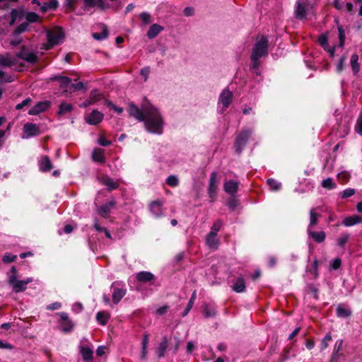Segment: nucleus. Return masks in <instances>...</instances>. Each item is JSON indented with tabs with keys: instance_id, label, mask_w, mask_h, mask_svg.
Segmentation results:
<instances>
[{
	"instance_id": "nucleus-23",
	"label": "nucleus",
	"mask_w": 362,
	"mask_h": 362,
	"mask_svg": "<svg viewBox=\"0 0 362 362\" xmlns=\"http://www.w3.org/2000/svg\"><path fill=\"white\" fill-rule=\"evenodd\" d=\"M206 243L210 248L217 249L219 245V240L217 238V235L209 232L206 237Z\"/></svg>"
},
{
	"instance_id": "nucleus-2",
	"label": "nucleus",
	"mask_w": 362,
	"mask_h": 362,
	"mask_svg": "<svg viewBox=\"0 0 362 362\" xmlns=\"http://www.w3.org/2000/svg\"><path fill=\"white\" fill-rule=\"evenodd\" d=\"M269 40L265 36L257 38V42L252 49L250 59L252 61L251 69L257 70L260 65L259 59L268 54Z\"/></svg>"
},
{
	"instance_id": "nucleus-40",
	"label": "nucleus",
	"mask_w": 362,
	"mask_h": 362,
	"mask_svg": "<svg viewBox=\"0 0 362 362\" xmlns=\"http://www.w3.org/2000/svg\"><path fill=\"white\" fill-rule=\"evenodd\" d=\"M203 314L206 318L214 317L216 315V311L214 308L205 304L202 307Z\"/></svg>"
},
{
	"instance_id": "nucleus-26",
	"label": "nucleus",
	"mask_w": 362,
	"mask_h": 362,
	"mask_svg": "<svg viewBox=\"0 0 362 362\" xmlns=\"http://www.w3.org/2000/svg\"><path fill=\"white\" fill-rule=\"evenodd\" d=\"M337 315L339 317H348L351 315L352 312L351 309L348 308L342 304H339L336 309Z\"/></svg>"
},
{
	"instance_id": "nucleus-33",
	"label": "nucleus",
	"mask_w": 362,
	"mask_h": 362,
	"mask_svg": "<svg viewBox=\"0 0 362 362\" xmlns=\"http://www.w3.org/2000/svg\"><path fill=\"white\" fill-rule=\"evenodd\" d=\"M234 291L237 293H242L245 290V283L243 277H239L236 280L235 283L232 286Z\"/></svg>"
},
{
	"instance_id": "nucleus-52",
	"label": "nucleus",
	"mask_w": 362,
	"mask_h": 362,
	"mask_svg": "<svg viewBox=\"0 0 362 362\" xmlns=\"http://www.w3.org/2000/svg\"><path fill=\"white\" fill-rule=\"evenodd\" d=\"M13 81L12 76H6L3 71L0 70V82L10 83Z\"/></svg>"
},
{
	"instance_id": "nucleus-49",
	"label": "nucleus",
	"mask_w": 362,
	"mask_h": 362,
	"mask_svg": "<svg viewBox=\"0 0 362 362\" xmlns=\"http://www.w3.org/2000/svg\"><path fill=\"white\" fill-rule=\"evenodd\" d=\"M25 19L28 23H35L39 19V16L35 12H29L25 16Z\"/></svg>"
},
{
	"instance_id": "nucleus-6",
	"label": "nucleus",
	"mask_w": 362,
	"mask_h": 362,
	"mask_svg": "<svg viewBox=\"0 0 362 362\" xmlns=\"http://www.w3.org/2000/svg\"><path fill=\"white\" fill-rule=\"evenodd\" d=\"M252 134V131L246 129L242 131L238 136L234 144L235 151L238 153H240L245 146L249 138Z\"/></svg>"
},
{
	"instance_id": "nucleus-37",
	"label": "nucleus",
	"mask_w": 362,
	"mask_h": 362,
	"mask_svg": "<svg viewBox=\"0 0 362 362\" xmlns=\"http://www.w3.org/2000/svg\"><path fill=\"white\" fill-rule=\"evenodd\" d=\"M108 29L107 27L103 24L101 33H94L93 37L97 40H103L108 37Z\"/></svg>"
},
{
	"instance_id": "nucleus-24",
	"label": "nucleus",
	"mask_w": 362,
	"mask_h": 362,
	"mask_svg": "<svg viewBox=\"0 0 362 362\" xmlns=\"http://www.w3.org/2000/svg\"><path fill=\"white\" fill-rule=\"evenodd\" d=\"M361 222H362L361 217L356 216V215H354V216L346 217L343 220L342 223L344 226L349 227V226H352L356 224L360 223Z\"/></svg>"
},
{
	"instance_id": "nucleus-55",
	"label": "nucleus",
	"mask_w": 362,
	"mask_h": 362,
	"mask_svg": "<svg viewBox=\"0 0 362 362\" xmlns=\"http://www.w3.org/2000/svg\"><path fill=\"white\" fill-rule=\"evenodd\" d=\"M332 340V336L330 334H327L325 337L323 338L321 346L322 349H325L328 346V342Z\"/></svg>"
},
{
	"instance_id": "nucleus-20",
	"label": "nucleus",
	"mask_w": 362,
	"mask_h": 362,
	"mask_svg": "<svg viewBox=\"0 0 362 362\" xmlns=\"http://www.w3.org/2000/svg\"><path fill=\"white\" fill-rule=\"evenodd\" d=\"M239 182L234 180H228L224 182V191L230 194H234L238 192Z\"/></svg>"
},
{
	"instance_id": "nucleus-42",
	"label": "nucleus",
	"mask_w": 362,
	"mask_h": 362,
	"mask_svg": "<svg viewBox=\"0 0 362 362\" xmlns=\"http://www.w3.org/2000/svg\"><path fill=\"white\" fill-rule=\"evenodd\" d=\"M267 183L272 191H278L281 187V184L274 178L268 179Z\"/></svg>"
},
{
	"instance_id": "nucleus-30",
	"label": "nucleus",
	"mask_w": 362,
	"mask_h": 362,
	"mask_svg": "<svg viewBox=\"0 0 362 362\" xmlns=\"http://www.w3.org/2000/svg\"><path fill=\"white\" fill-rule=\"evenodd\" d=\"M320 214L317 213L315 209H311L310 211V223L308 228L312 229L318 223V218L320 217Z\"/></svg>"
},
{
	"instance_id": "nucleus-53",
	"label": "nucleus",
	"mask_w": 362,
	"mask_h": 362,
	"mask_svg": "<svg viewBox=\"0 0 362 362\" xmlns=\"http://www.w3.org/2000/svg\"><path fill=\"white\" fill-rule=\"evenodd\" d=\"M28 27V23H23L21 25H19L16 30H14V34H21L23 32H25Z\"/></svg>"
},
{
	"instance_id": "nucleus-9",
	"label": "nucleus",
	"mask_w": 362,
	"mask_h": 362,
	"mask_svg": "<svg viewBox=\"0 0 362 362\" xmlns=\"http://www.w3.org/2000/svg\"><path fill=\"white\" fill-rule=\"evenodd\" d=\"M309 4L308 0H300L296 2L295 10L296 17L298 19H305L308 14Z\"/></svg>"
},
{
	"instance_id": "nucleus-7",
	"label": "nucleus",
	"mask_w": 362,
	"mask_h": 362,
	"mask_svg": "<svg viewBox=\"0 0 362 362\" xmlns=\"http://www.w3.org/2000/svg\"><path fill=\"white\" fill-rule=\"evenodd\" d=\"M16 57L30 64L36 63L38 61L37 55L33 52L30 51L25 46L21 47V50L17 53Z\"/></svg>"
},
{
	"instance_id": "nucleus-57",
	"label": "nucleus",
	"mask_w": 362,
	"mask_h": 362,
	"mask_svg": "<svg viewBox=\"0 0 362 362\" xmlns=\"http://www.w3.org/2000/svg\"><path fill=\"white\" fill-rule=\"evenodd\" d=\"M141 21L145 23L148 24L151 22V16L147 13H141L139 16Z\"/></svg>"
},
{
	"instance_id": "nucleus-19",
	"label": "nucleus",
	"mask_w": 362,
	"mask_h": 362,
	"mask_svg": "<svg viewBox=\"0 0 362 362\" xmlns=\"http://www.w3.org/2000/svg\"><path fill=\"white\" fill-rule=\"evenodd\" d=\"M169 342L166 336L162 337L160 342L159 343L157 349L156 354L159 358H163L165 355V351L168 347Z\"/></svg>"
},
{
	"instance_id": "nucleus-35",
	"label": "nucleus",
	"mask_w": 362,
	"mask_h": 362,
	"mask_svg": "<svg viewBox=\"0 0 362 362\" xmlns=\"http://www.w3.org/2000/svg\"><path fill=\"white\" fill-rule=\"evenodd\" d=\"M16 64V59L8 55H0V65L11 67Z\"/></svg>"
},
{
	"instance_id": "nucleus-29",
	"label": "nucleus",
	"mask_w": 362,
	"mask_h": 362,
	"mask_svg": "<svg viewBox=\"0 0 362 362\" xmlns=\"http://www.w3.org/2000/svg\"><path fill=\"white\" fill-rule=\"evenodd\" d=\"M80 352L84 361H92L93 352L90 348L82 346Z\"/></svg>"
},
{
	"instance_id": "nucleus-14",
	"label": "nucleus",
	"mask_w": 362,
	"mask_h": 362,
	"mask_svg": "<svg viewBox=\"0 0 362 362\" xmlns=\"http://www.w3.org/2000/svg\"><path fill=\"white\" fill-rule=\"evenodd\" d=\"M23 132L27 137L37 136L40 134L39 126L36 124L29 122L24 124Z\"/></svg>"
},
{
	"instance_id": "nucleus-28",
	"label": "nucleus",
	"mask_w": 362,
	"mask_h": 362,
	"mask_svg": "<svg viewBox=\"0 0 362 362\" xmlns=\"http://www.w3.org/2000/svg\"><path fill=\"white\" fill-rule=\"evenodd\" d=\"M149 341L148 334H144L141 341V357L142 359H146L148 353V344Z\"/></svg>"
},
{
	"instance_id": "nucleus-22",
	"label": "nucleus",
	"mask_w": 362,
	"mask_h": 362,
	"mask_svg": "<svg viewBox=\"0 0 362 362\" xmlns=\"http://www.w3.org/2000/svg\"><path fill=\"white\" fill-rule=\"evenodd\" d=\"M74 110V106L71 103H68L66 102H62L57 111V115L59 117H63L71 113Z\"/></svg>"
},
{
	"instance_id": "nucleus-47",
	"label": "nucleus",
	"mask_w": 362,
	"mask_h": 362,
	"mask_svg": "<svg viewBox=\"0 0 362 362\" xmlns=\"http://www.w3.org/2000/svg\"><path fill=\"white\" fill-rule=\"evenodd\" d=\"M166 183L170 187H177L179 185V180L176 175H170L166 179Z\"/></svg>"
},
{
	"instance_id": "nucleus-39",
	"label": "nucleus",
	"mask_w": 362,
	"mask_h": 362,
	"mask_svg": "<svg viewBox=\"0 0 362 362\" xmlns=\"http://www.w3.org/2000/svg\"><path fill=\"white\" fill-rule=\"evenodd\" d=\"M89 98H90V100L93 104H95L102 100H105L103 94L97 89H94L90 91Z\"/></svg>"
},
{
	"instance_id": "nucleus-64",
	"label": "nucleus",
	"mask_w": 362,
	"mask_h": 362,
	"mask_svg": "<svg viewBox=\"0 0 362 362\" xmlns=\"http://www.w3.org/2000/svg\"><path fill=\"white\" fill-rule=\"evenodd\" d=\"M356 131L357 133L362 135V117H360L357 120Z\"/></svg>"
},
{
	"instance_id": "nucleus-18",
	"label": "nucleus",
	"mask_w": 362,
	"mask_h": 362,
	"mask_svg": "<svg viewBox=\"0 0 362 362\" xmlns=\"http://www.w3.org/2000/svg\"><path fill=\"white\" fill-rule=\"evenodd\" d=\"M307 233L308 237L317 243L324 242L326 238V233L322 230L314 231L312 229L307 228Z\"/></svg>"
},
{
	"instance_id": "nucleus-3",
	"label": "nucleus",
	"mask_w": 362,
	"mask_h": 362,
	"mask_svg": "<svg viewBox=\"0 0 362 362\" xmlns=\"http://www.w3.org/2000/svg\"><path fill=\"white\" fill-rule=\"evenodd\" d=\"M112 291V302L118 304L127 293V288L124 282L120 281H114L110 286Z\"/></svg>"
},
{
	"instance_id": "nucleus-54",
	"label": "nucleus",
	"mask_w": 362,
	"mask_h": 362,
	"mask_svg": "<svg viewBox=\"0 0 362 362\" xmlns=\"http://www.w3.org/2000/svg\"><path fill=\"white\" fill-rule=\"evenodd\" d=\"M337 177L339 180H341V182L344 184L349 180L350 175L347 172H341L337 175Z\"/></svg>"
},
{
	"instance_id": "nucleus-45",
	"label": "nucleus",
	"mask_w": 362,
	"mask_h": 362,
	"mask_svg": "<svg viewBox=\"0 0 362 362\" xmlns=\"http://www.w3.org/2000/svg\"><path fill=\"white\" fill-rule=\"evenodd\" d=\"M222 226H223V221L221 219H217L213 223V225L211 228L210 233L217 235L218 232L219 231V230L221 229Z\"/></svg>"
},
{
	"instance_id": "nucleus-58",
	"label": "nucleus",
	"mask_w": 362,
	"mask_h": 362,
	"mask_svg": "<svg viewBox=\"0 0 362 362\" xmlns=\"http://www.w3.org/2000/svg\"><path fill=\"white\" fill-rule=\"evenodd\" d=\"M69 89H72L73 90H78L82 89H86L84 87V84L82 82H78L77 83H71L70 84Z\"/></svg>"
},
{
	"instance_id": "nucleus-56",
	"label": "nucleus",
	"mask_w": 362,
	"mask_h": 362,
	"mask_svg": "<svg viewBox=\"0 0 362 362\" xmlns=\"http://www.w3.org/2000/svg\"><path fill=\"white\" fill-rule=\"evenodd\" d=\"M341 264V260L340 258H335L330 264V267L332 269L337 270L338 269Z\"/></svg>"
},
{
	"instance_id": "nucleus-63",
	"label": "nucleus",
	"mask_w": 362,
	"mask_h": 362,
	"mask_svg": "<svg viewBox=\"0 0 362 362\" xmlns=\"http://www.w3.org/2000/svg\"><path fill=\"white\" fill-rule=\"evenodd\" d=\"M66 6L74 11L76 8V2L77 0H65Z\"/></svg>"
},
{
	"instance_id": "nucleus-1",
	"label": "nucleus",
	"mask_w": 362,
	"mask_h": 362,
	"mask_svg": "<svg viewBox=\"0 0 362 362\" xmlns=\"http://www.w3.org/2000/svg\"><path fill=\"white\" fill-rule=\"evenodd\" d=\"M128 112L130 116L138 121H144L145 127L148 132L158 134L163 132V119L157 108L151 103H144L141 109H139L134 103H131Z\"/></svg>"
},
{
	"instance_id": "nucleus-15",
	"label": "nucleus",
	"mask_w": 362,
	"mask_h": 362,
	"mask_svg": "<svg viewBox=\"0 0 362 362\" xmlns=\"http://www.w3.org/2000/svg\"><path fill=\"white\" fill-rule=\"evenodd\" d=\"M233 99V93L229 90L228 88H225L221 92L219 96V103H221L224 108H227L229 107L230 104L232 102Z\"/></svg>"
},
{
	"instance_id": "nucleus-21",
	"label": "nucleus",
	"mask_w": 362,
	"mask_h": 362,
	"mask_svg": "<svg viewBox=\"0 0 362 362\" xmlns=\"http://www.w3.org/2000/svg\"><path fill=\"white\" fill-rule=\"evenodd\" d=\"M136 278L141 283H147L155 280V276L151 272L144 271L137 273Z\"/></svg>"
},
{
	"instance_id": "nucleus-50",
	"label": "nucleus",
	"mask_w": 362,
	"mask_h": 362,
	"mask_svg": "<svg viewBox=\"0 0 362 362\" xmlns=\"http://www.w3.org/2000/svg\"><path fill=\"white\" fill-rule=\"evenodd\" d=\"M318 264L317 259L313 261L312 268L310 269V273L313 275L314 278L316 279L318 276Z\"/></svg>"
},
{
	"instance_id": "nucleus-34",
	"label": "nucleus",
	"mask_w": 362,
	"mask_h": 362,
	"mask_svg": "<svg viewBox=\"0 0 362 362\" xmlns=\"http://www.w3.org/2000/svg\"><path fill=\"white\" fill-rule=\"evenodd\" d=\"M103 184L105 185L109 191L116 189L119 187V184L114 181L112 178L109 177H104L102 181Z\"/></svg>"
},
{
	"instance_id": "nucleus-44",
	"label": "nucleus",
	"mask_w": 362,
	"mask_h": 362,
	"mask_svg": "<svg viewBox=\"0 0 362 362\" xmlns=\"http://www.w3.org/2000/svg\"><path fill=\"white\" fill-rule=\"evenodd\" d=\"M350 235L348 233H342L340 237L337 239V245L341 247H344L345 244L348 242L349 240Z\"/></svg>"
},
{
	"instance_id": "nucleus-36",
	"label": "nucleus",
	"mask_w": 362,
	"mask_h": 362,
	"mask_svg": "<svg viewBox=\"0 0 362 362\" xmlns=\"http://www.w3.org/2000/svg\"><path fill=\"white\" fill-rule=\"evenodd\" d=\"M93 228L98 231V232H104L106 238L109 239H112V235L110 233V231L104 227L100 226L99 223V220L98 218H95L93 220Z\"/></svg>"
},
{
	"instance_id": "nucleus-25",
	"label": "nucleus",
	"mask_w": 362,
	"mask_h": 362,
	"mask_svg": "<svg viewBox=\"0 0 362 362\" xmlns=\"http://www.w3.org/2000/svg\"><path fill=\"white\" fill-rule=\"evenodd\" d=\"M92 158L95 162L105 163V150L99 148H95L92 153Z\"/></svg>"
},
{
	"instance_id": "nucleus-16",
	"label": "nucleus",
	"mask_w": 362,
	"mask_h": 362,
	"mask_svg": "<svg viewBox=\"0 0 362 362\" xmlns=\"http://www.w3.org/2000/svg\"><path fill=\"white\" fill-rule=\"evenodd\" d=\"M116 202L114 200L110 201L107 204L98 207L97 212L103 218H107L110 216L112 208H113Z\"/></svg>"
},
{
	"instance_id": "nucleus-31",
	"label": "nucleus",
	"mask_w": 362,
	"mask_h": 362,
	"mask_svg": "<svg viewBox=\"0 0 362 362\" xmlns=\"http://www.w3.org/2000/svg\"><path fill=\"white\" fill-rule=\"evenodd\" d=\"M318 42L327 51L330 52L332 57L334 56V49L329 48L328 38L325 35H320L318 37Z\"/></svg>"
},
{
	"instance_id": "nucleus-46",
	"label": "nucleus",
	"mask_w": 362,
	"mask_h": 362,
	"mask_svg": "<svg viewBox=\"0 0 362 362\" xmlns=\"http://www.w3.org/2000/svg\"><path fill=\"white\" fill-rule=\"evenodd\" d=\"M321 185L322 187L329 189H334L336 187V185L334 183L332 179L330 177L323 180Z\"/></svg>"
},
{
	"instance_id": "nucleus-62",
	"label": "nucleus",
	"mask_w": 362,
	"mask_h": 362,
	"mask_svg": "<svg viewBox=\"0 0 362 362\" xmlns=\"http://www.w3.org/2000/svg\"><path fill=\"white\" fill-rule=\"evenodd\" d=\"M338 30H339V37L340 40V45H344V42L345 40V33L344 30H343V28L341 26H338Z\"/></svg>"
},
{
	"instance_id": "nucleus-10",
	"label": "nucleus",
	"mask_w": 362,
	"mask_h": 362,
	"mask_svg": "<svg viewBox=\"0 0 362 362\" xmlns=\"http://www.w3.org/2000/svg\"><path fill=\"white\" fill-rule=\"evenodd\" d=\"M104 118V115L97 110H93L90 113L84 117L86 123L90 125H97L100 123Z\"/></svg>"
},
{
	"instance_id": "nucleus-13",
	"label": "nucleus",
	"mask_w": 362,
	"mask_h": 362,
	"mask_svg": "<svg viewBox=\"0 0 362 362\" xmlns=\"http://www.w3.org/2000/svg\"><path fill=\"white\" fill-rule=\"evenodd\" d=\"M163 204L164 201L161 199L155 200L151 202L148 206L151 213L157 218L161 217L163 214L162 209Z\"/></svg>"
},
{
	"instance_id": "nucleus-48",
	"label": "nucleus",
	"mask_w": 362,
	"mask_h": 362,
	"mask_svg": "<svg viewBox=\"0 0 362 362\" xmlns=\"http://www.w3.org/2000/svg\"><path fill=\"white\" fill-rule=\"evenodd\" d=\"M103 104L105 105H107V107H110L111 109L114 110L118 114H121L123 112L122 107L115 106L111 101H110L107 99L103 100Z\"/></svg>"
},
{
	"instance_id": "nucleus-17",
	"label": "nucleus",
	"mask_w": 362,
	"mask_h": 362,
	"mask_svg": "<svg viewBox=\"0 0 362 362\" xmlns=\"http://www.w3.org/2000/svg\"><path fill=\"white\" fill-rule=\"evenodd\" d=\"M39 168L42 173L50 171L53 168L51 160L47 156H43L39 160Z\"/></svg>"
},
{
	"instance_id": "nucleus-38",
	"label": "nucleus",
	"mask_w": 362,
	"mask_h": 362,
	"mask_svg": "<svg viewBox=\"0 0 362 362\" xmlns=\"http://www.w3.org/2000/svg\"><path fill=\"white\" fill-rule=\"evenodd\" d=\"M53 80H57L60 82V87L65 89H69L71 84V79L66 76H57L53 78Z\"/></svg>"
},
{
	"instance_id": "nucleus-51",
	"label": "nucleus",
	"mask_w": 362,
	"mask_h": 362,
	"mask_svg": "<svg viewBox=\"0 0 362 362\" xmlns=\"http://www.w3.org/2000/svg\"><path fill=\"white\" fill-rule=\"evenodd\" d=\"M16 258H17L16 255H13L10 253H6L2 257V261H3V262L8 264V263L15 262Z\"/></svg>"
},
{
	"instance_id": "nucleus-12",
	"label": "nucleus",
	"mask_w": 362,
	"mask_h": 362,
	"mask_svg": "<svg viewBox=\"0 0 362 362\" xmlns=\"http://www.w3.org/2000/svg\"><path fill=\"white\" fill-rule=\"evenodd\" d=\"M50 105L51 103L49 101H40L28 111V114L30 115H37L47 110L50 107Z\"/></svg>"
},
{
	"instance_id": "nucleus-60",
	"label": "nucleus",
	"mask_w": 362,
	"mask_h": 362,
	"mask_svg": "<svg viewBox=\"0 0 362 362\" xmlns=\"http://www.w3.org/2000/svg\"><path fill=\"white\" fill-rule=\"evenodd\" d=\"M95 6V0H84V11L89 10L90 8H93Z\"/></svg>"
},
{
	"instance_id": "nucleus-5",
	"label": "nucleus",
	"mask_w": 362,
	"mask_h": 362,
	"mask_svg": "<svg viewBox=\"0 0 362 362\" xmlns=\"http://www.w3.org/2000/svg\"><path fill=\"white\" fill-rule=\"evenodd\" d=\"M47 42L44 45L45 49H50L54 46L59 44V40L62 38L63 35L59 29L49 30L47 34Z\"/></svg>"
},
{
	"instance_id": "nucleus-32",
	"label": "nucleus",
	"mask_w": 362,
	"mask_h": 362,
	"mask_svg": "<svg viewBox=\"0 0 362 362\" xmlns=\"http://www.w3.org/2000/svg\"><path fill=\"white\" fill-rule=\"evenodd\" d=\"M110 318V315L106 311H100L96 315V320L101 325H105Z\"/></svg>"
},
{
	"instance_id": "nucleus-59",
	"label": "nucleus",
	"mask_w": 362,
	"mask_h": 362,
	"mask_svg": "<svg viewBox=\"0 0 362 362\" xmlns=\"http://www.w3.org/2000/svg\"><path fill=\"white\" fill-rule=\"evenodd\" d=\"M354 194H355V190L354 189H351V188L346 189L345 190L343 191L341 197L343 199H346V198L351 197Z\"/></svg>"
},
{
	"instance_id": "nucleus-61",
	"label": "nucleus",
	"mask_w": 362,
	"mask_h": 362,
	"mask_svg": "<svg viewBox=\"0 0 362 362\" xmlns=\"http://www.w3.org/2000/svg\"><path fill=\"white\" fill-rule=\"evenodd\" d=\"M32 102V100L31 98H28L25 100H23L21 103L18 104L16 106V110H21L22 109L23 107L25 106H27L29 104H30V103Z\"/></svg>"
},
{
	"instance_id": "nucleus-41",
	"label": "nucleus",
	"mask_w": 362,
	"mask_h": 362,
	"mask_svg": "<svg viewBox=\"0 0 362 362\" xmlns=\"http://www.w3.org/2000/svg\"><path fill=\"white\" fill-rule=\"evenodd\" d=\"M358 61V56L356 54H352L351 57V66L354 74H356L359 71L360 66Z\"/></svg>"
},
{
	"instance_id": "nucleus-8",
	"label": "nucleus",
	"mask_w": 362,
	"mask_h": 362,
	"mask_svg": "<svg viewBox=\"0 0 362 362\" xmlns=\"http://www.w3.org/2000/svg\"><path fill=\"white\" fill-rule=\"evenodd\" d=\"M218 173L215 171L212 172L210 175L208 194L209 197L211 199V202H214L217 194L218 182L217 180Z\"/></svg>"
},
{
	"instance_id": "nucleus-43",
	"label": "nucleus",
	"mask_w": 362,
	"mask_h": 362,
	"mask_svg": "<svg viewBox=\"0 0 362 362\" xmlns=\"http://www.w3.org/2000/svg\"><path fill=\"white\" fill-rule=\"evenodd\" d=\"M196 296H197L196 291H194L191 296V298L187 303V307L185 309V311L183 312V314H182L183 317L186 316L188 314V313L190 311L192 308L193 307L194 300L196 299Z\"/></svg>"
},
{
	"instance_id": "nucleus-4",
	"label": "nucleus",
	"mask_w": 362,
	"mask_h": 362,
	"mask_svg": "<svg viewBox=\"0 0 362 362\" xmlns=\"http://www.w3.org/2000/svg\"><path fill=\"white\" fill-rule=\"evenodd\" d=\"M33 281V279L28 277L24 280H18L17 276L14 275H9L8 279V284L11 286L14 293L23 292L27 288V285Z\"/></svg>"
},
{
	"instance_id": "nucleus-27",
	"label": "nucleus",
	"mask_w": 362,
	"mask_h": 362,
	"mask_svg": "<svg viewBox=\"0 0 362 362\" xmlns=\"http://www.w3.org/2000/svg\"><path fill=\"white\" fill-rule=\"evenodd\" d=\"M163 30V27L158 24H153L149 28L147 32V37L149 39L155 38L161 31Z\"/></svg>"
},
{
	"instance_id": "nucleus-11",
	"label": "nucleus",
	"mask_w": 362,
	"mask_h": 362,
	"mask_svg": "<svg viewBox=\"0 0 362 362\" xmlns=\"http://www.w3.org/2000/svg\"><path fill=\"white\" fill-rule=\"evenodd\" d=\"M57 315L60 317V329L64 332H70L74 327L72 321L69 318V315L66 313H59Z\"/></svg>"
}]
</instances>
